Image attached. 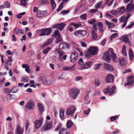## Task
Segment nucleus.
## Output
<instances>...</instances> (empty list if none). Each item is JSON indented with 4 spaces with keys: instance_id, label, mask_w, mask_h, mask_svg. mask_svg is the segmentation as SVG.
I'll return each instance as SVG.
<instances>
[{
    "instance_id": "obj_1",
    "label": "nucleus",
    "mask_w": 134,
    "mask_h": 134,
    "mask_svg": "<svg viewBox=\"0 0 134 134\" xmlns=\"http://www.w3.org/2000/svg\"><path fill=\"white\" fill-rule=\"evenodd\" d=\"M116 87L114 86H113L111 88L109 86H108L105 89L103 90L104 93H109V94L110 96H111L115 93V89Z\"/></svg>"
},
{
    "instance_id": "obj_2",
    "label": "nucleus",
    "mask_w": 134,
    "mask_h": 134,
    "mask_svg": "<svg viewBox=\"0 0 134 134\" xmlns=\"http://www.w3.org/2000/svg\"><path fill=\"white\" fill-rule=\"evenodd\" d=\"M80 90L76 88H72L70 91V95L74 99L76 98L80 92Z\"/></svg>"
},
{
    "instance_id": "obj_3",
    "label": "nucleus",
    "mask_w": 134,
    "mask_h": 134,
    "mask_svg": "<svg viewBox=\"0 0 134 134\" xmlns=\"http://www.w3.org/2000/svg\"><path fill=\"white\" fill-rule=\"evenodd\" d=\"M33 106L34 100L32 99L29 100L25 106V110L27 111L28 110L32 109Z\"/></svg>"
},
{
    "instance_id": "obj_4",
    "label": "nucleus",
    "mask_w": 134,
    "mask_h": 134,
    "mask_svg": "<svg viewBox=\"0 0 134 134\" xmlns=\"http://www.w3.org/2000/svg\"><path fill=\"white\" fill-rule=\"evenodd\" d=\"M40 36L44 35H48L50 34L52 32V30L51 28H43L41 30Z\"/></svg>"
},
{
    "instance_id": "obj_5",
    "label": "nucleus",
    "mask_w": 134,
    "mask_h": 134,
    "mask_svg": "<svg viewBox=\"0 0 134 134\" xmlns=\"http://www.w3.org/2000/svg\"><path fill=\"white\" fill-rule=\"evenodd\" d=\"M43 118H41L39 120H37L34 122L35 125V129L37 130L40 128L43 123Z\"/></svg>"
},
{
    "instance_id": "obj_6",
    "label": "nucleus",
    "mask_w": 134,
    "mask_h": 134,
    "mask_svg": "<svg viewBox=\"0 0 134 134\" xmlns=\"http://www.w3.org/2000/svg\"><path fill=\"white\" fill-rule=\"evenodd\" d=\"M93 64V62L92 61L88 62L86 63L83 65L81 66V69L84 70L89 69Z\"/></svg>"
},
{
    "instance_id": "obj_7",
    "label": "nucleus",
    "mask_w": 134,
    "mask_h": 134,
    "mask_svg": "<svg viewBox=\"0 0 134 134\" xmlns=\"http://www.w3.org/2000/svg\"><path fill=\"white\" fill-rule=\"evenodd\" d=\"M127 82H125V86H126V85H132L134 82V76H130L128 77L127 79Z\"/></svg>"
},
{
    "instance_id": "obj_8",
    "label": "nucleus",
    "mask_w": 134,
    "mask_h": 134,
    "mask_svg": "<svg viewBox=\"0 0 134 134\" xmlns=\"http://www.w3.org/2000/svg\"><path fill=\"white\" fill-rule=\"evenodd\" d=\"M76 110L75 107L72 106L69 108L67 110L66 114L67 115H73Z\"/></svg>"
},
{
    "instance_id": "obj_9",
    "label": "nucleus",
    "mask_w": 134,
    "mask_h": 134,
    "mask_svg": "<svg viewBox=\"0 0 134 134\" xmlns=\"http://www.w3.org/2000/svg\"><path fill=\"white\" fill-rule=\"evenodd\" d=\"M78 54L76 52H74L71 55V62L74 63L78 58Z\"/></svg>"
},
{
    "instance_id": "obj_10",
    "label": "nucleus",
    "mask_w": 134,
    "mask_h": 134,
    "mask_svg": "<svg viewBox=\"0 0 134 134\" xmlns=\"http://www.w3.org/2000/svg\"><path fill=\"white\" fill-rule=\"evenodd\" d=\"M66 24L64 23H61L54 25L53 26V28H56L60 31H62L66 25Z\"/></svg>"
},
{
    "instance_id": "obj_11",
    "label": "nucleus",
    "mask_w": 134,
    "mask_h": 134,
    "mask_svg": "<svg viewBox=\"0 0 134 134\" xmlns=\"http://www.w3.org/2000/svg\"><path fill=\"white\" fill-rule=\"evenodd\" d=\"M88 51L91 52L92 55H94L97 54L98 49L96 47H90L88 49Z\"/></svg>"
},
{
    "instance_id": "obj_12",
    "label": "nucleus",
    "mask_w": 134,
    "mask_h": 134,
    "mask_svg": "<svg viewBox=\"0 0 134 134\" xmlns=\"http://www.w3.org/2000/svg\"><path fill=\"white\" fill-rule=\"evenodd\" d=\"M105 81L108 83H112L114 81V76L111 74H108L105 78Z\"/></svg>"
},
{
    "instance_id": "obj_13",
    "label": "nucleus",
    "mask_w": 134,
    "mask_h": 134,
    "mask_svg": "<svg viewBox=\"0 0 134 134\" xmlns=\"http://www.w3.org/2000/svg\"><path fill=\"white\" fill-rule=\"evenodd\" d=\"M38 109L40 112V114L42 115L44 110V108L42 104L38 103L37 104Z\"/></svg>"
},
{
    "instance_id": "obj_14",
    "label": "nucleus",
    "mask_w": 134,
    "mask_h": 134,
    "mask_svg": "<svg viewBox=\"0 0 134 134\" xmlns=\"http://www.w3.org/2000/svg\"><path fill=\"white\" fill-rule=\"evenodd\" d=\"M103 57L106 61L108 62H109L110 61L111 57L109 51H108L105 53L104 54Z\"/></svg>"
},
{
    "instance_id": "obj_15",
    "label": "nucleus",
    "mask_w": 134,
    "mask_h": 134,
    "mask_svg": "<svg viewBox=\"0 0 134 134\" xmlns=\"http://www.w3.org/2000/svg\"><path fill=\"white\" fill-rule=\"evenodd\" d=\"M121 40L126 44L128 43L130 44V43L128 38V35L122 36L121 37Z\"/></svg>"
},
{
    "instance_id": "obj_16",
    "label": "nucleus",
    "mask_w": 134,
    "mask_h": 134,
    "mask_svg": "<svg viewBox=\"0 0 134 134\" xmlns=\"http://www.w3.org/2000/svg\"><path fill=\"white\" fill-rule=\"evenodd\" d=\"M59 46L60 48H68L70 46V44L68 43L63 42L60 43Z\"/></svg>"
},
{
    "instance_id": "obj_17",
    "label": "nucleus",
    "mask_w": 134,
    "mask_h": 134,
    "mask_svg": "<svg viewBox=\"0 0 134 134\" xmlns=\"http://www.w3.org/2000/svg\"><path fill=\"white\" fill-rule=\"evenodd\" d=\"M47 12L45 11H38L37 13V16L38 18H40L46 14Z\"/></svg>"
},
{
    "instance_id": "obj_18",
    "label": "nucleus",
    "mask_w": 134,
    "mask_h": 134,
    "mask_svg": "<svg viewBox=\"0 0 134 134\" xmlns=\"http://www.w3.org/2000/svg\"><path fill=\"white\" fill-rule=\"evenodd\" d=\"M113 49H110L109 52H110L112 56V59L114 62H117V60H116V59L117 58L116 54L113 52Z\"/></svg>"
},
{
    "instance_id": "obj_19",
    "label": "nucleus",
    "mask_w": 134,
    "mask_h": 134,
    "mask_svg": "<svg viewBox=\"0 0 134 134\" xmlns=\"http://www.w3.org/2000/svg\"><path fill=\"white\" fill-rule=\"evenodd\" d=\"M24 129L21 127L19 125H18L16 129L15 134H22Z\"/></svg>"
},
{
    "instance_id": "obj_20",
    "label": "nucleus",
    "mask_w": 134,
    "mask_h": 134,
    "mask_svg": "<svg viewBox=\"0 0 134 134\" xmlns=\"http://www.w3.org/2000/svg\"><path fill=\"white\" fill-rule=\"evenodd\" d=\"M44 80L45 82L47 84H49L50 83V81L49 80H47V78L45 77H43L42 79H41L40 80H38V82L39 83L41 84H43L44 83Z\"/></svg>"
},
{
    "instance_id": "obj_21",
    "label": "nucleus",
    "mask_w": 134,
    "mask_h": 134,
    "mask_svg": "<svg viewBox=\"0 0 134 134\" xmlns=\"http://www.w3.org/2000/svg\"><path fill=\"white\" fill-rule=\"evenodd\" d=\"M104 65L105 69L110 71H112L113 70V68L112 66L107 63H104Z\"/></svg>"
},
{
    "instance_id": "obj_22",
    "label": "nucleus",
    "mask_w": 134,
    "mask_h": 134,
    "mask_svg": "<svg viewBox=\"0 0 134 134\" xmlns=\"http://www.w3.org/2000/svg\"><path fill=\"white\" fill-rule=\"evenodd\" d=\"M133 9L134 11V6L133 5H130V4H127L126 8V10L130 12Z\"/></svg>"
},
{
    "instance_id": "obj_23",
    "label": "nucleus",
    "mask_w": 134,
    "mask_h": 134,
    "mask_svg": "<svg viewBox=\"0 0 134 134\" xmlns=\"http://www.w3.org/2000/svg\"><path fill=\"white\" fill-rule=\"evenodd\" d=\"M56 51H57L59 54V57L60 59H62V57L64 55V52L59 49H57Z\"/></svg>"
},
{
    "instance_id": "obj_24",
    "label": "nucleus",
    "mask_w": 134,
    "mask_h": 134,
    "mask_svg": "<svg viewBox=\"0 0 134 134\" xmlns=\"http://www.w3.org/2000/svg\"><path fill=\"white\" fill-rule=\"evenodd\" d=\"M59 134H69L68 131L66 129L63 128L61 129L59 131Z\"/></svg>"
},
{
    "instance_id": "obj_25",
    "label": "nucleus",
    "mask_w": 134,
    "mask_h": 134,
    "mask_svg": "<svg viewBox=\"0 0 134 134\" xmlns=\"http://www.w3.org/2000/svg\"><path fill=\"white\" fill-rule=\"evenodd\" d=\"M53 126L52 123L51 122H49L46 125L44 128L45 131L48 130L50 129Z\"/></svg>"
},
{
    "instance_id": "obj_26",
    "label": "nucleus",
    "mask_w": 134,
    "mask_h": 134,
    "mask_svg": "<svg viewBox=\"0 0 134 134\" xmlns=\"http://www.w3.org/2000/svg\"><path fill=\"white\" fill-rule=\"evenodd\" d=\"M64 110L63 109H60V117L61 119H64Z\"/></svg>"
},
{
    "instance_id": "obj_27",
    "label": "nucleus",
    "mask_w": 134,
    "mask_h": 134,
    "mask_svg": "<svg viewBox=\"0 0 134 134\" xmlns=\"http://www.w3.org/2000/svg\"><path fill=\"white\" fill-rule=\"evenodd\" d=\"M73 26L76 29L78 27H79L81 26V24L80 23H79L78 24H76L75 23H74L73 22H71L70 25H69V26Z\"/></svg>"
},
{
    "instance_id": "obj_28",
    "label": "nucleus",
    "mask_w": 134,
    "mask_h": 134,
    "mask_svg": "<svg viewBox=\"0 0 134 134\" xmlns=\"http://www.w3.org/2000/svg\"><path fill=\"white\" fill-rule=\"evenodd\" d=\"M73 124V122H72L71 120H68L66 124L67 128L69 129L72 126Z\"/></svg>"
},
{
    "instance_id": "obj_29",
    "label": "nucleus",
    "mask_w": 134,
    "mask_h": 134,
    "mask_svg": "<svg viewBox=\"0 0 134 134\" xmlns=\"http://www.w3.org/2000/svg\"><path fill=\"white\" fill-rule=\"evenodd\" d=\"M63 41V38L60 35L56 38V40L55 41V42L56 43H57L60 42H62Z\"/></svg>"
},
{
    "instance_id": "obj_30",
    "label": "nucleus",
    "mask_w": 134,
    "mask_h": 134,
    "mask_svg": "<svg viewBox=\"0 0 134 134\" xmlns=\"http://www.w3.org/2000/svg\"><path fill=\"white\" fill-rule=\"evenodd\" d=\"M126 47L124 45L122 47V49L121 51L122 53L125 56L127 55L126 51Z\"/></svg>"
},
{
    "instance_id": "obj_31",
    "label": "nucleus",
    "mask_w": 134,
    "mask_h": 134,
    "mask_svg": "<svg viewBox=\"0 0 134 134\" xmlns=\"http://www.w3.org/2000/svg\"><path fill=\"white\" fill-rule=\"evenodd\" d=\"M53 38H51L48 40L47 41L44 43V46H47L53 40Z\"/></svg>"
},
{
    "instance_id": "obj_32",
    "label": "nucleus",
    "mask_w": 134,
    "mask_h": 134,
    "mask_svg": "<svg viewBox=\"0 0 134 134\" xmlns=\"http://www.w3.org/2000/svg\"><path fill=\"white\" fill-rule=\"evenodd\" d=\"M129 55L130 59L131 60H132L133 58V52L131 49L129 50Z\"/></svg>"
},
{
    "instance_id": "obj_33",
    "label": "nucleus",
    "mask_w": 134,
    "mask_h": 134,
    "mask_svg": "<svg viewBox=\"0 0 134 134\" xmlns=\"http://www.w3.org/2000/svg\"><path fill=\"white\" fill-rule=\"evenodd\" d=\"M125 59L124 58H119V63L120 65L121 66L124 65L125 64Z\"/></svg>"
},
{
    "instance_id": "obj_34",
    "label": "nucleus",
    "mask_w": 134,
    "mask_h": 134,
    "mask_svg": "<svg viewBox=\"0 0 134 134\" xmlns=\"http://www.w3.org/2000/svg\"><path fill=\"white\" fill-rule=\"evenodd\" d=\"M92 34L93 38V39H96L97 37V35L96 32V31L94 30H92Z\"/></svg>"
},
{
    "instance_id": "obj_35",
    "label": "nucleus",
    "mask_w": 134,
    "mask_h": 134,
    "mask_svg": "<svg viewBox=\"0 0 134 134\" xmlns=\"http://www.w3.org/2000/svg\"><path fill=\"white\" fill-rule=\"evenodd\" d=\"M50 1L53 10L56 7V5L54 0H50Z\"/></svg>"
},
{
    "instance_id": "obj_36",
    "label": "nucleus",
    "mask_w": 134,
    "mask_h": 134,
    "mask_svg": "<svg viewBox=\"0 0 134 134\" xmlns=\"http://www.w3.org/2000/svg\"><path fill=\"white\" fill-rule=\"evenodd\" d=\"M125 7L124 6L122 7L121 8L119 9L118 12L119 14H121L123 13L125 11Z\"/></svg>"
},
{
    "instance_id": "obj_37",
    "label": "nucleus",
    "mask_w": 134,
    "mask_h": 134,
    "mask_svg": "<svg viewBox=\"0 0 134 134\" xmlns=\"http://www.w3.org/2000/svg\"><path fill=\"white\" fill-rule=\"evenodd\" d=\"M120 23H122L124 22H125V21H127V20H126V16L125 15H124L121 17L120 19Z\"/></svg>"
},
{
    "instance_id": "obj_38",
    "label": "nucleus",
    "mask_w": 134,
    "mask_h": 134,
    "mask_svg": "<svg viewBox=\"0 0 134 134\" xmlns=\"http://www.w3.org/2000/svg\"><path fill=\"white\" fill-rule=\"evenodd\" d=\"M60 35V34H59V31L56 30L55 31L52 36L54 37H56L57 36H59Z\"/></svg>"
},
{
    "instance_id": "obj_39",
    "label": "nucleus",
    "mask_w": 134,
    "mask_h": 134,
    "mask_svg": "<svg viewBox=\"0 0 134 134\" xmlns=\"http://www.w3.org/2000/svg\"><path fill=\"white\" fill-rule=\"evenodd\" d=\"M28 79L27 77H23L21 79V82H27Z\"/></svg>"
},
{
    "instance_id": "obj_40",
    "label": "nucleus",
    "mask_w": 134,
    "mask_h": 134,
    "mask_svg": "<svg viewBox=\"0 0 134 134\" xmlns=\"http://www.w3.org/2000/svg\"><path fill=\"white\" fill-rule=\"evenodd\" d=\"M111 13L114 15H117L118 14H119L118 10H112L110 12Z\"/></svg>"
},
{
    "instance_id": "obj_41",
    "label": "nucleus",
    "mask_w": 134,
    "mask_h": 134,
    "mask_svg": "<svg viewBox=\"0 0 134 134\" xmlns=\"http://www.w3.org/2000/svg\"><path fill=\"white\" fill-rule=\"evenodd\" d=\"M81 30H78L74 32V34L76 36H81Z\"/></svg>"
},
{
    "instance_id": "obj_42",
    "label": "nucleus",
    "mask_w": 134,
    "mask_h": 134,
    "mask_svg": "<svg viewBox=\"0 0 134 134\" xmlns=\"http://www.w3.org/2000/svg\"><path fill=\"white\" fill-rule=\"evenodd\" d=\"M118 35V34L117 33H115L111 35L110 36V40L111 41L115 37H117Z\"/></svg>"
},
{
    "instance_id": "obj_43",
    "label": "nucleus",
    "mask_w": 134,
    "mask_h": 134,
    "mask_svg": "<svg viewBox=\"0 0 134 134\" xmlns=\"http://www.w3.org/2000/svg\"><path fill=\"white\" fill-rule=\"evenodd\" d=\"M92 55V53L90 52H86L85 56L87 58H90Z\"/></svg>"
},
{
    "instance_id": "obj_44",
    "label": "nucleus",
    "mask_w": 134,
    "mask_h": 134,
    "mask_svg": "<svg viewBox=\"0 0 134 134\" xmlns=\"http://www.w3.org/2000/svg\"><path fill=\"white\" fill-rule=\"evenodd\" d=\"M4 4L6 8H9L10 7V3L7 1H5L4 3Z\"/></svg>"
},
{
    "instance_id": "obj_45",
    "label": "nucleus",
    "mask_w": 134,
    "mask_h": 134,
    "mask_svg": "<svg viewBox=\"0 0 134 134\" xmlns=\"http://www.w3.org/2000/svg\"><path fill=\"white\" fill-rule=\"evenodd\" d=\"M51 49V48L49 47L47 48L46 49H44L43 52V53L44 54H47Z\"/></svg>"
},
{
    "instance_id": "obj_46",
    "label": "nucleus",
    "mask_w": 134,
    "mask_h": 134,
    "mask_svg": "<svg viewBox=\"0 0 134 134\" xmlns=\"http://www.w3.org/2000/svg\"><path fill=\"white\" fill-rule=\"evenodd\" d=\"M118 117L117 115H116L114 116H111L110 117V120L111 121H114Z\"/></svg>"
},
{
    "instance_id": "obj_47",
    "label": "nucleus",
    "mask_w": 134,
    "mask_h": 134,
    "mask_svg": "<svg viewBox=\"0 0 134 134\" xmlns=\"http://www.w3.org/2000/svg\"><path fill=\"white\" fill-rule=\"evenodd\" d=\"M20 2L21 5L23 6H25L26 5V0H20Z\"/></svg>"
},
{
    "instance_id": "obj_48",
    "label": "nucleus",
    "mask_w": 134,
    "mask_h": 134,
    "mask_svg": "<svg viewBox=\"0 0 134 134\" xmlns=\"http://www.w3.org/2000/svg\"><path fill=\"white\" fill-rule=\"evenodd\" d=\"M102 65L101 64H98L95 66L94 69L96 70H97L100 69V67Z\"/></svg>"
},
{
    "instance_id": "obj_49",
    "label": "nucleus",
    "mask_w": 134,
    "mask_h": 134,
    "mask_svg": "<svg viewBox=\"0 0 134 134\" xmlns=\"http://www.w3.org/2000/svg\"><path fill=\"white\" fill-rule=\"evenodd\" d=\"M87 15L86 14H84L81 15L80 16V18L82 19H86L87 18Z\"/></svg>"
},
{
    "instance_id": "obj_50",
    "label": "nucleus",
    "mask_w": 134,
    "mask_h": 134,
    "mask_svg": "<svg viewBox=\"0 0 134 134\" xmlns=\"http://www.w3.org/2000/svg\"><path fill=\"white\" fill-rule=\"evenodd\" d=\"M70 11L69 10H62L61 13V14H62L65 15L67 14V13L69 12Z\"/></svg>"
},
{
    "instance_id": "obj_51",
    "label": "nucleus",
    "mask_w": 134,
    "mask_h": 134,
    "mask_svg": "<svg viewBox=\"0 0 134 134\" xmlns=\"http://www.w3.org/2000/svg\"><path fill=\"white\" fill-rule=\"evenodd\" d=\"M18 91V89L16 87H13L11 90V92L13 93H15Z\"/></svg>"
},
{
    "instance_id": "obj_52",
    "label": "nucleus",
    "mask_w": 134,
    "mask_h": 134,
    "mask_svg": "<svg viewBox=\"0 0 134 134\" xmlns=\"http://www.w3.org/2000/svg\"><path fill=\"white\" fill-rule=\"evenodd\" d=\"M83 59L81 58H80L79 59L78 64L80 65V66H82V65H83L84 64H83Z\"/></svg>"
},
{
    "instance_id": "obj_53",
    "label": "nucleus",
    "mask_w": 134,
    "mask_h": 134,
    "mask_svg": "<svg viewBox=\"0 0 134 134\" xmlns=\"http://www.w3.org/2000/svg\"><path fill=\"white\" fill-rule=\"evenodd\" d=\"M95 83L96 85L99 86L100 84L99 80L98 79H96L95 81Z\"/></svg>"
},
{
    "instance_id": "obj_54",
    "label": "nucleus",
    "mask_w": 134,
    "mask_h": 134,
    "mask_svg": "<svg viewBox=\"0 0 134 134\" xmlns=\"http://www.w3.org/2000/svg\"><path fill=\"white\" fill-rule=\"evenodd\" d=\"M29 125L30 123L29 122V121L27 120L25 125L26 131L27 130L28 128L29 127Z\"/></svg>"
},
{
    "instance_id": "obj_55",
    "label": "nucleus",
    "mask_w": 134,
    "mask_h": 134,
    "mask_svg": "<svg viewBox=\"0 0 134 134\" xmlns=\"http://www.w3.org/2000/svg\"><path fill=\"white\" fill-rule=\"evenodd\" d=\"M81 36H84L87 34V31L86 30H81Z\"/></svg>"
},
{
    "instance_id": "obj_56",
    "label": "nucleus",
    "mask_w": 134,
    "mask_h": 134,
    "mask_svg": "<svg viewBox=\"0 0 134 134\" xmlns=\"http://www.w3.org/2000/svg\"><path fill=\"white\" fill-rule=\"evenodd\" d=\"M7 98L8 100H10L11 99H12V95L9 93L7 95Z\"/></svg>"
},
{
    "instance_id": "obj_57",
    "label": "nucleus",
    "mask_w": 134,
    "mask_h": 134,
    "mask_svg": "<svg viewBox=\"0 0 134 134\" xmlns=\"http://www.w3.org/2000/svg\"><path fill=\"white\" fill-rule=\"evenodd\" d=\"M80 43L81 46L83 47H85L87 46V44L83 41H81Z\"/></svg>"
},
{
    "instance_id": "obj_58",
    "label": "nucleus",
    "mask_w": 134,
    "mask_h": 134,
    "mask_svg": "<svg viewBox=\"0 0 134 134\" xmlns=\"http://www.w3.org/2000/svg\"><path fill=\"white\" fill-rule=\"evenodd\" d=\"M19 29L18 28H15L14 30V33L15 34H17L19 32Z\"/></svg>"
},
{
    "instance_id": "obj_59",
    "label": "nucleus",
    "mask_w": 134,
    "mask_h": 134,
    "mask_svg": "<svg viewBox=\"0 0 134 134\" xmlns=\"http://www.w3.org/2000/svg\"><path fill=\"white\" fill-rule=\"evenodd\" d=\"M90 111V109L88 108L87 110H84L83 111L84 113L85 114H86L88 115Z\"/></svg>"
},
{
    "instance_id": "obj_60",
    "label": "nucleus",
    "mask_w": 134,
    "mask_h": 134,
    "mask_svg": "<svg viewBox=\"0 0 134 134\" xmlns=\"http://www.w3.org/2000/svg\"><path fill=\"white\" fill-rule=\"evenodd\" d=\"M102 2H100L99 3H98L96 7V9H98L99 8L100 6V5L102 4Z\"/></svg>"
},
{
    "instance_id": "obj_61",
    "label": "nucleus",
    "mask_w": 134,
    "mask_h": 134,
    "mask_svg": "<svg viewBox=\"0 0 134 134\" xmlns=\"http://www.w3.org/2000/svg\"><path fill=\"white\" fill-rule=\"evenodd\" d=\"M134 25V24L133 23H132L130 25H128L126 27V29H131L132 27Z\"/></svg>"
},
{
    "instance_id": "obj_62",
    "label": "nucleus",
    "mask_w": 134,
    "mask_h": 134,
    "mask_svg": "<svg viewBox=\"0 0 134 134\" xmlns=\"http://www.w3.org/2000/svg\"><path fill=\"white\" fill-rule=\"evenodd\" d=\"M62 127V125L61 124H60L55 129V130L56 131H58Z\"/></svg>"
},
{
    "instance_id": "obj_63",
    "label": "nucleus",
    "mask_w": 134,
    "mask_h": 134,
    "mask_svg": "<svg viewBox=\"0 0 134 134\" xmlns=\"http://www.w3.org/2000/svg\"><path fill=\"white\" fill-rule=\"evenodd\" d=\"M98 25L99 27L103 29V24L101 22L99 23L98 24Z\"/></svg>"
},
{
    "instance_id": "obj_64",
    "label": "nucleus",
    "mask_w": 134,
    "mask_h": 134,
    "mask_svg": "<svg viewBox=\"0 0 134 134\" xmlns=\"http://www.w3.org/2000/svg\"><path fill=\"white\" fill-rule=\"evenodd\" d=\"M4 91L5 93H7L10 92V90L8 88H5Z\"/></svg>"
}]
</instances>
